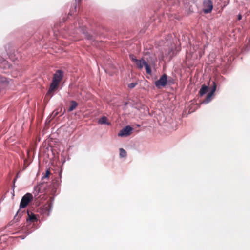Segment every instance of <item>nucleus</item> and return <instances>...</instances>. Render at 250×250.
Wrapping results in <instances>:
<instances>
[{
    "mask_svg": "<svg viewBox=\"0 0 250 250\" xmlns=\"http://www.w3.org/2000/svg\"><path fill=\"white\" fill-rule=\"evenodd\" d=\"M63 77V72L61 70H57L53 75L52 81L50 84L47 95H51L58 87Z\"/></svg>",
    "mask_w": 250,
    "mask_h": 250,
    "instance_id": "obj_1",
    "label": "nucleus"
},
{
    "mask_svg": "<svg viewBox=\"0 0 250 250\" xmlns=\"http://www.w3.org/2000/svg\"><path fill=\"white\" fill-rule=\"evenodd\" d=\"M33 196L31 193H28L24 195L21 201L20 207L21 208H25L29 203L32 200Z\"/></svg>",
    "mask_w": 250,
    "mask_h": 250,
    "instance_id": "obj_2",
    "label": "nucleus"
},
{
    "mask_svg": "<svg viewBox=\"0 0 250 250\" xmlns=\"http://www.w3.org/2000/svg\"><path fill=\"white\" fill-rule=\"evenodd\" d=\"M129 58L140 69H142L146 63V61L143 59L140 60L137 59L136 57L133 55H130Z\"/></svg>",
    "mask_w": 250,
    "mask_h": 250,
    "instance_id": "obj_3",
    "label": "nucleus"
},
{
    "mask_svg": "<svg viewBox=\"0 0 250 250\" xmlns=\"http://www.w3.org/2000/svg\"><path fill=\"white\" fill-rule=\"evenodd\" d=\"M167 76L166 74H164L155 82V84L157 88H160L162 87H165L167 85Z\"/></svg>",
    "mask_w": 250,
    "mask_h": 250,
    "instance_id": "obj_4",
    "label": "nucleus"
},
{
    "mask_svg": "<svg viewBox=\"0 0 250 250\" xmlns=\"http://www.w3.org/2000/svg\"><path fill=\"white\" fill-rule=\"evenodd\" d=\"M213 4L210 0H204L203 4V10L205 13H209L212 11Z\"/></svg>",
    "mask_w": 250,
    "mask_h": 250,
    "instance_id": "obj_5",
    "label": "nucleus"
},
{
    "mask_svg": "<svg viewBox=\"0 0 250 250\" xmlns=\"http://www.w3.org/2000/svg\"><path fill=\"white\" fill-rule=\"evenodd\" d=\"M216 84L214 82H213V86L211 87L210 92L207 95L206 99L203 101V103L207 104L209 103L212 99L214 93L216 89Z\"/></svg>",
    "mask_w": 250,
    "mask_h": 250,
    "instance_id": "obj_6",
    "label": "nucleus"
},
{
    "mask_svg": "<svg viewBox=\"0 0 250 250\" xmlns=\"http://www.w3.org/2000/svg\"><path fill=\"white\" fill-rule=\"evenodd\" d=\"M132 131V128L129 126H127L122 129L118 133L119 136H127L131 134Z\"/></svg>",
    "mask_w": 250,
    "mask_h": 250,
    "instance_id": "obj_7",
    "label": "nucleus"
},
{
    "mask_svg": "<svg viewBox=\"0 0 250 250\" xmlns=\"http://www.w3.org/2000/svg\"><path fill=\"white\" fill-rule=\"evenodd\" d=\"M78 104L75 101H70V106L68 110L69 112H71L76 108L78 106Z\"/></svg>",
    "mask_w": 250,
    "mask_h": 250,
    "instance_id": "obj_8",
    "label": "nucleus"
},
{
    "mask_svg": "<svg viewBox=\"0 0 250 250\" xmlns=\"http://www.w3.org/2000/svg\"><path fill=\"white\" fill-rule=\"evenodd\" d=\"M208 86L203 85L199 91V94L201 96H203L205 94H206L208 90Z\"/></svg>",
    "mask_w": 250,
    "mask_h": 250,
    "instance_id": "obj_9",
    "label": "nucleus"
},
{
    "mask_svg": "<svg viewBox=\"0 0 250 250\" xmlns=\"http://www.w3.org/2000/svg\"><path fill=\"white\" fill-rule=\"evenodd\" d=\"M28 217L27 218V221H30L32 222H34L37 220V217L36 215L33 213L30 214L29 212L28 213Z\"/></svg>",
    "mask_w": 250,
    "mask_h": 250,
    "instance_id": "obj_10",
    "label": "nucleus"
},
{
    "mask_svg": "<svg viewBox=\"0 0 250 250\" xmlns=\"http://www.w3.org/2000/svg\"><path fill=\"white\" fill-rule=\"evenodd\" d=\"M52 208V204L51 202H47L44 206V208L48 212L50 211Z\"/></svg>",
    "mask_w": 250,
    "mask_h": 250,
    "instance_id": "obj_11",
    "label": "nucleus"
},
{
    "mask_svg": "<svg viewBox=\"0 0 250 250\" xmlns=\"http://www.w3.org/2000/svg\"><path fill=\"white\" fill-rule=\"evenodd\" d=\"M144 66L145 67L146 73L148 74H151L152 71L149 65L147 62H146Z\"/></svg>",
    "mask_w": 250,
    "mask_h": 250,
    "instance_id": "obj_12",
    "label": "nucleus"
},
{
    "mask_svg": "<svg viewBox=\"0 0 250 250\" xmlns=\"http://www.w3.org/2000/svg\"><path fill=\"white\" fill-rule=\"evenodd\" d=\"M120 156L121 157H125L126 156V152L123 148H120Z\"/></svg>",
    "mask_w": 250,
    "mask_h": 250,
    "instance_id": "obj_13",
    "label": "nucleus"
},
{
    "mask_svg": "<svg viewBox=\"0 0 250 250\" xmlns=\"http://www.w3.org/2000/svg\"><path fill=\"white\" fill-rule=\"evenodd\" d=\"M106 121H107V118L104 116L99 119V123L100 124H108V123H106Z\"/></svg>",
    "mask_w": 250,
    "mask_h": 250,
    "instance_id": "obj_14",
    "label": "nucleus"
},
{
    "mask_svg": "<svg viewBox=\"0 0 250 250\" xmlns=\"http://www.w3.org/2000/svg\"><path fill=\"white\" fill-rule=\"evenodd\" d=\"M50 175V171L49 169H47L46 171L45 174L43 176V178H47L49 177Z\"/></svg>",
    "mask_w": 250,
    "mask_h": 250,
    "instance_id": "obj_15",
    "label": "nucleus"
},
{
    "mask_svg": "<svg viewBox=\"0 0 250 250\" xmlns=\"http://www.w3.org/2000/svg\"><path fill=\"white\" fill-rule=\"evenodd\" d=\"M136 85V83H129L128 84V87L130 88H133L135 87V86Z\"/></svg>",
    "mask_w": 250,
    "mask_h": 250,
    "instance_id": "obj_16",
    "label": "nucleus"
},
{
    "mask_svg": "<svg viewBox=\"0 0 250 250\" xmlns=\"http://www.w3.org/2000/svg\"><path fill=\"white\" fill-rule=\"evenodd\" d=\"M242 16L241 15V14H239L238 15V20L239 21L241 20L242 19Z\"/></svg>",
    "mask_w": 250,
    "mask_h": 250,
    "instance_id": "obj_17",
    "label": "nucleus"
}]
</instances>
